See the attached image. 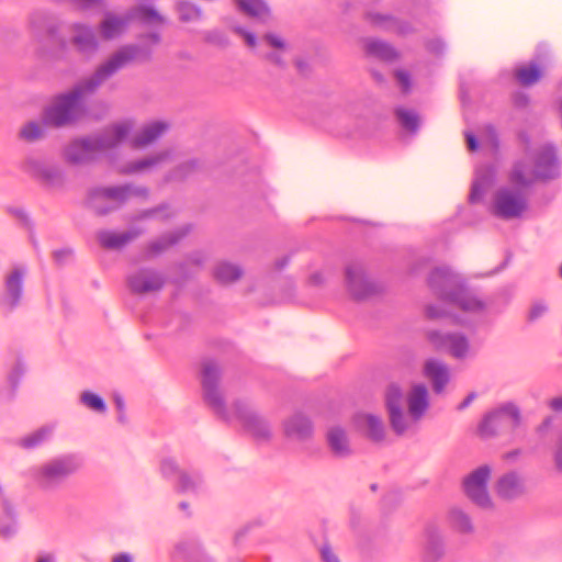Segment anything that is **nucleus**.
<instances>
[{
	"instance_id": "obj_1",
	"label": "nucleus",
	"mask_w": 562,
	"mask_h": 562,
	"mask_svg": "<svg viewBox=\"0 0 562 562\" xmlns=\"http://www.w3.org/2000/svg\"><path fill=\"white\" fill-rule=\"evenodd\" d=\"M90 92L86 82L67 94L58 97L44 113V124L64 126L75 122L81 114L82 95Z\"/></svg>"
},
{
	"instance_id": "obj_2",
	"label": "nucleus",
	"mask_w": 562,
	"mask_h": 562,
	"mask_svg": "<svg viewBox=\"0 0 562 562\" xmlns=\"http://www.w3.org/2000/svg\"><path fill=\"white\" fill-rule=\"evenodd\" d=\"M491 475V465L482 464L472 470L463 480V487L467 496L482 508L493 507V501L487 490Z\"/></svg>"
},
{
	"instance_id": "obj_3",
	"label": "nucleus",
	"mask_w": 562,
	"mask_h": 562,
	"mask_svg": "<svg viewBox=\"0 0 562 562\" xmlns=\"http://www.w3.org/2000/svg\"><path fill=\"white\" fill-rule=\"evenodd\" d=\"M521 423L519 409L506 404L487 414L482 420L479 431L482 437H492L505 429H514Z\"/></svg>"
},
{
	"instance_id": "obj_4",
	"label": "nucleus",
	"mask_w": 562,
	"mask_h": 562,
	"mask_svg": "<svg viewBox=\"0 0 562 562\" xmlns=\"http://www.w3.org/2000/svg\"><path fill=\"white\" fill-rule=\"evenodd\" d=\"M136 49L126 46L114 53L94 72L93 77L86 81L87 89L93 91L102 81L113 76L135 58Z\"/></svg>"
},
{
	"instance_id": "obj_5",
	"label": "nucleus",
	"mask_w": 562,
	"mask_h": 562,
	"mask_svg": "<svg viewBox=\"0 0 562 562\" xmlns=\"http://www.w3.org/2000/svg\"><path fill=\"white\" fill-rule=\"evenodd\" d=\"M403 397L402 390L397 384L389 385V423L396 435H404L414 429L418 423L411 414L404 412L397 404Z\"/></svg>"
},
{
	"instance_id": "obj_6",
	"label": "nucleus",
	"mask_w": 562,
	"mask_h": 562,
	"mask_svg": "<svg viewBox=\"0 0 562 562\" xmlns=\"http://www.w3.org/2000/svg\"><path fill=\"white\" fill-rule=\"evenodd\" d=\"M235 413L243 427L257 439H269L272 436V429L266 418H263L249 404L238 402L234 406Z\"/></svg>"
},
{
	"instance_id": "obj_7",
	"label": "nucleus",
	"mask_w": 562,
	"mask_h": 562,
	"mask_svg": "<svg viewBox=\"0 0 562 562\" xmlns=\"http://www.w3.org/2000/svg\"><path fill=\"white\" fill-rule=\"evenodd\" d=\"M283 435L286 439L305 442L314 436V425L304 413L297 412L286 417L282 423Z\"/></svg>"
},
{
	"instance_id": "obj_8",
	"label": "nucleus",
	"mask_w": 562,
	"mask_h": 562,
	"mask_svg": "<svg viewBox=\"0 0 562 562\" xmlns=\"http://www.w3.org/2000/svg\"><path fill=\"white\" fill-rule=\"evenodd\" d=\"M220 370L216 364L206 362L203 364L202 384L204 390L205 401L213 407V409L222 414L224 411V402L218 390Z\"/></svg>"
},
{
	"instance_id": "obj_9",
	"label": "nucleus",
	"mask_w": 562,
	"mask_h": 562,
	"mask_svg": "<svg viewBox=\"0 0 562 562\" xmlns=\"http://www.w3.org/2000/svg\"><path fill=\"white\" fill-rule=\"evenodd\" d=\"M526 210L524 198L509 189L499 190L494 200V213L504 218L519 216Z\"/></svg>"
},
{
	"instance_id": "obj_10",
	"label": "nucleus",
	"mask_w": 562,
	"mask_h": 562,
	"mask_svg": "<svg viewBox=\"0 0 562 562\" xmlns=\"http://www.w3.org/2000/svg\"><path fill=\"white\" fill-rule=\"evenodd\" d=\"M346 274L348 291L355 299H367L381 290V286H378L372 278L362 270L349 268Z\"/></svg>"
},
{
	"instance_id": "obj_11",
	"label": "nucleus",
	"mask_w": 562,
	"mask_h": 562,
	"mask_svg": "<svg viewBox=\"0 0 562 562\" xmlns=\"http://www.w3.org/2000/svg\"><path fill=\"white\" fill-rule=\"evenodd\" d=\"M352 425L357 431L373 442L383 440V419L372 413H358L352 417Z\"/></svg>"
},
{
	"instance_id": "obj_12",
	"label": "nucleus",
	"mask_w": 562,
	"mask_h": 562,
	"mask_svg": "<svg viewBox=\"0 0 562 562\" xmlns=\"http://www.w3.org/2000/svg\"><path fill=\"white\" fill-rule=\"evenodd\" d=\"M406 403L412 418L419 422L430 406L428 387L423 383H414L406 395Z\"/></svg>"
},
{
	"instance_id": "obj_13",
	"label": "nucleus",
	"mask_w": 562,
	"mask_h": 562,
	"mask_svg": "<svg viewBox=\"0 0 562 562\" xmlns=\"http://www.w3.org/2000/svg\"><path fill=\"white\" fill-rule=\"evenodd\" d=\"M135 128V122L133 120H123L113 123L104 130L102 135L99 137L100 148L108 150L114 148L123 140H125Z\"/></svg>"
},
{
	"instance_id": "obj_14",
	"label": "nucleus",
	"mask_w": 562,
	"mask_h": 562,
	"mask_svg": "<svg viewBox=\"0 0 562 562\" xmlns=\"http://www.w3.org/2000/svg\"><path fill=\"white\" fill-rule=\"evenodd\" d=\"M423 374L431 382L436 393H441L450 380L449 368L435 358H429L424 362Z\"/></svg>"
},
{
	"instance_id": "obj_15",
	"label": "nucleus",
	"mask_w": 562,
	"mask_h": 562,
	"mask_svg": "<svg viewBox=\"0 0 562 562\" xmlns=\"http://www.w3.org/2000/svg\"><path fill=\"white\" fill-rule=\"evenodd\" d=\"M102 151L104 150L100 148V140L97 137L71 143L66 150V156L72 162H85Z\"/></svg>"
},
{
	"instance_id": "obj_16",
	"label": "nucleus",
	"mask_w": 562,
	"mask_h": 562,
	"mask_svg": "<svg viewBox=\"0 0 562 562\" xmlns=\"http://www.w3.org/2000/svg\"><path fill=\"white\" fill-rule=\"evenodd\" d=\"M70 460H54L38 470V480L43 485H50L75 471Z\"/></svg>"
},
{
	"instance_id": "obj_17",
	"label": "nucleus",
	"mask_w": 562,
	"mask_h": 562,
	"mask_svg": "<svg viewBox=\"0 0 562 562\" xmlns=\"http://www.w3.org/2000/svg\"><path fill=\"white\" fill-rule=\"evenodd\" d=\"M162 283L159 274L147 270L137 271L128 278L130 289L139 294L158 291Z\"/></svg>"
},
{
	"instance_id": "obj_18",
	"label": "nucleus",
	"mask_w": 562,
	"mask_h": 562,
	"mask_svg": "<svg viewBox=\"0 0 562 562\" xmlns=\"http://www.w3.org/2000/svg\"><path fill=\"white\" fill-rule=\"evenodd\" d=\"M522 479L516 473H506L495 484L497 495L505 499L518 497L525 493Z\"/></svg>"
},
{
	"instance_id": "obj_19",
	"label": "nucleus",
	"mask_w": 562,
	"mask_h": 562,
	"mask_svg": "<svg viewBox=\"0 0 562 562\" xmlns=\"http://www.w3.org/2000/svg\"><path fill=\"white\" fill-rule=\"evenodd\" d=\"M364 52L370 60V71L378 82H383V74L375 69L378 64H384L386 59V46L384 42L375 38H367L364 41Z\"/></svg>"
},
{
	"instance_id": "obj_20",
	"label": "nucleus",
	"mask_w": 562,
	"mask_h": 562,
	"mask_svg": "<svg viewBox=\"0 0 562 562\" xmlns=\"http://www.w3.org/2000/svg\"><path fill=\"white\" fill-rule=\"evenodd\" d=\"M167 130L168 125L164 122L148 123L131 139V146L135 149L145 148L156 142Z\"/></svg>"
},
{
	"instance_id": "obj_21",
	"label": "nucleus",
	"mask_w": 562,
	"mask_h": 562,
	"mask_svg": "<svg viewBox=\"0 0 562 562\" xmlns=\"http://www.w3.org/2000/svg\"><path fill=\"white\" fill-rule=\"evenodd\" d=\"M327 442L330 451L337 457H347L352 452L351 443L345 428L333 426L327 431Z\"/></svg>"
},
{
	"instance_id": "obj_22",
	"label": "nucleus",
	"mask_w": 562,
	"mask_h": 562,
	"mask_svg": "<svg viewBox=\"0 0 562 562\" xmlns=\"http://www.w3.org/2000/svg\"><path fill=\"white\" fill-rule=\"evenodd\" d=\"M237 8L246 15L263 21L271 15V10L266 0H234Z\"/></svg>"
},
{
	"instance_id": "obj_23",
	"label": "nucleus",
	"mask_w": 562,
	"mask_h": 562,
	"mask_svg": "<svg viewBox=\"0 0 562 562\" xmlns=\"http://www.w3.org/2000/svg\"><path fill=\"white\" fill-rule=\"evenodd\" d=\"M425 543V562H435L441 555V536L439 530L434 526H427L424 531Z\"/></svg>"
},
{
	"instance_id": "obj_24",
	"label": "nucleus",
	"mask_w": 562,
	"mask_h": 562,
	"mask_svg": "<svg viewBox=\"0 0 562 562\" xmlns=\"http://www.w3.org/2000/svg\"><path fill=\"white\" fill-rule=\"evenodd\" d=\"M72 42L78 49L88 52L97 48V38L90 27L82 24H75L72 26Z\"/></svg>"
},
{
	"instance_id": "obj_25",
	"label": "nucleus",
	"mask_w": 562,
	"mask_h": 562,
	"mask_svg": "<svg viewBox=\"0 0 562 562\" xmlns=\"http://www.w3.org/2000/svg\"><path fill=\"white\" fill-rule=\"evenodd\" d=\"M448 521L451 528L461 535H471L475 530L471 517L460 508H451L448 512Z\"/></svg>"
},
{
	"instance_id": "obj_26",
	"label": "nucleus",
	"mask_w": 562,
	"mask_h": 562,
	"mask_svg": "<svg viewBox=\"0 0 562 562\" xmlns=\"http://www.w3.org/2000/svg\"><path fill=\"white\" fill-rule=\"evenodd\" d=\"M126 27V20L114 14H106L100 24V35L103 40H113L121 35Z\"/></svg>"
},
{
	"instance_id": "obj_27",
	"label": "nucleus",
	"mask_w": 562,
	"mask_h": 562,
	"mask_svg": "<svg viewBox=\"0 0 562 562\" xmlns=\"http://www.w3.org/2000/svg\"><path fill=\"white\" fill-rule=\"evenodd\" d=\"M24 272L16 269L7 278L5 302L13 307L20 300Z\"/></svg>"
},
{
	"instance_id": "obj_28",
	"label": "nucleus",
	"mask_w": 562,
	"mask_h": 562,
	"mask_svg": "<svg viewBox=\"0 0 562 562\" xmlns=\"http://www.w3.org/2000/svg\"><path fill=\"white\" fill-rule=\"evenodd\" d=\"M515 76L520 85L531 86L541 79L542 69L537 64L524 65L515 70Z\"/></svg>"
},
{
	"instance_id": "obj_29",
	"label": "nucleus",
	"mask_w": 562,
	"mask_h": 562,
	"mask_svg": "<svg viewBox=\"0 0 562 562\" xmlns=\"http://www.w3.org/2000/svg\"><path fill=\"white\" fill-rule=\"evenodd\" d=\"M447 349L457 359H463L470 355V344L465 336L460 334L449 335Z\"/></svg>"
},
{
	"instance_id": "obj_30",
	"label": "nucleus",
	"mask_w": 562,
	"mask_h": 562,
	"mask_svg": "<svg viewBox=\"0 0 562 562\" xmlns=\"http://www.w3.org/2000/svg\"><path fill=\"white\" fill-rule=\"evenodd\" d=\"M214 276L218 282L229 284L241 277V270L235 265L222 262L216 266Z\"/></svg>"
},
{
	"instance_id": "obj_31",
	"label": "nucleus",
	"mask_w": 562,
	"mask_h": 562,
	"mask_svg": "<svg viewBox=\"0 0 562 562\" xmlns=\"http://www.w3.org/2000/svg\"><path fill=\"white\" fill-rule=\"evenodd\" d=\"M98 238L103 247L117 249L127 244L132 236L126 233L101 232Z\"/></svg>"
},
{
	"instance_id": "obj_32",
	"label": "nucleus",
	"mask_w": 562,
	"mask_h": 562,
	"mask_svg": "<svg viewBox=\"0 0 562 562\" xmlns=\"http://www.w3.org/2000/svg\"><path fill=\"white\" fill-rule=\"evenodd\" d=\"M453 301L467 312H475L480 311L484 307V303L472 295L467 290H460L458 294L453 297Z\"/></svg>"
},
{
	"instance_id": "obj_33",
	"label": "nucleus",
	"mask_w": 562,
	"mask_h": 562,
	"mask_svg": "<svg viewBox=\"0 0 562 562\" xmlns=\"http://www.w3.org/2000/svg\"><path fill=\"white\" fill-rule=\"evenodd\" d=\"M170 153L168 150L160 151L154 156L144 158L130 167V171L138 172L147 169H151L166 160H168Z\"/></svg>"
},
{
	"instance_id": "obj_34",
	"label": "nucleus",
	"mask_w": 562,
	"mask_h": 562,
	"mask_svg": "<svg viewBox=\"0 0 562 562\" xmlns=\"http://www.w3.org/2000/svg\"><path fill=\"white\" fill-rule=\"evenodd\" d=\"M19 135L26 142H35L44 135V127L40 123L31 121L21 127Z\"/></svg>"
},
{
	"instance_id": "obj_35",
	"label": "nucleus",
	"mask_w": 562,
	"mask_h": 562,
	"mask_svg": "<svg viewBox=\"0 0 562 562\" xmlns=\"http://www.w3.org/2000/svg\"><path fill=\"white\" fill-rule=\"evenodd\" d=\"M396 116L401 125L409 132H415L417 130L419 120L414 112L405 109H398L396 110Z\"/></svg>"
},
{
	"instance_id": "obj_36",
	"label": "nucleus",
	"mask_w": 562,
	"mask_h": 562,
	"mask_svg": "<svg viewBox=\"0 0 562 562\" xmlns=\"http://www.w3.org/2000/svg\"><path fill=\"white\" fill-rule=\"evenodd\" d=\"M448 337H449V335H443L436 329H428L425 331L426 340L436 350H441L443 348H447Z\"/></svg>"
},
{
	"instance_id": "obj_37",
	"label": "nucleus",
	"mask_w": 562,
	"mask_h": 562,
	"mask_svg": "<svg viewBox=\"0 0 562 562\" xmlns=\"http://www.w3.org/2000/svg\"><path fill=\"white\" fill-rule=\"evenodd\" d=\"M81 401L91 409L98 411V412H104L105 411V404L103 400L91 392H83L81 394Z\"/></svg>"
},
{
	"instance_id": "obj_38",
	"label": "nucleus",
	"mask_w": 562,
	"mask_h": 562,
	"mask_svg": "<svg viewBox=\"0 0 562 562\" xmlns=\"http://www.w3.org/2000/svg\"><path fill=\"white\" fill-rule=\"evenodd\" d=\"M262 41L273 50H278V52L286 50L285 41L278 34L268 33L263 36Z\"/></svg>"
},
{
	"instance_id": "obj_39",
	"label": "nucleus",
	"mask_w": 562,
	"mask_h": 562,
	"mask_svg": "<svg viewBox=\"0 0 562 562\" xmlns=\"http://www.w3.org/2000/svg\"><path fill=\"white\" fill-rule=\"evenodd\" d=\"M394 77L402 92H409L412 88V80L409 74L404 69H397L394 71Z\"/></svg>"
},
{
	"instance_id": "obj_40",
	"label": "nucleus",
	"mask_w": 562,
	"mask_h": 562,
	"mask_svg": "<svg viewBox=\"0 0 562 562\" xmlns=\"http://www.w3.org/2000/svg\"><path fill=\"white\" fill-rule=\"evenodd\" d=\"M510 180L515 186L522 188L528 186L532 181V178L525 176V169L522 166H517L512 172Z\"/></svg>"
},
{
	"instance_id": "obj_41",
	"label": "nucleus",
	"mask_w": 562,
	"mask_h": 562,
	"mask_svg": "<svg viewBox=\"0 0 562 562\" xmlns=\"http://www.w3.org/2000/svg\"><path fill=\"white\" fill-rule=\"evenodd\" d=\"M47 434H48L47 429H45V428L40 429V430L29 435L27 437L23 438L22 445L26 448L34 447L35 445L41 442L47 436Z\"/></svg>"
},
{
	"instance_id": "obj_42",
	"label": "nucleus",
	"mask_w": 562,
	"mask_h": 562,
	"mask_svg": "<svg viewBox=\"0 0 562 562\" xmlns=\"http://www.w3.org/2000/svg\"><path fill=\"white\" fill-rule=\"evenodd\" d=\"M142 18L149 23H162L164 18L151 8H144L140 10Z\"/></svg>"
},
{
	"instance_id": "obj_43",
	"label": "nucleus",
	"mask_w": 562,
	"mask_h": 562,
	"mask_svg": "<svg viewBox=\"0 0 562 562\" xmlns=\"http://www.w3.org/2000/svg\"><path fill=\"white\" fill-rule=\"evenodd\" d=\"M425 315L430 321H436L445 316V313L440 306L428 305L425 310Z\"/></svg>"
},
{
	"instance_id": "obj_44",
	"label": "nucleus",
	"mask_w": 562,
	"mask_h": 562,
	"mask_svg": "<svg viewBox=\"0 0 562 562\" xmlns=\"http://www.w3.org/2000/svg\"><path fill=\"white\" fill-rule=\"evenodd\" d=\"M367 21L372 26H381L384 23L383 13L370 10L367 12Z\"/></svg>"
},
{
	"instance_id": "obj_45",
	"label": "nucleus",
	"mask_w": 562,
	"mask_h": 562,
	"mask_svg": "<svg viewBox=\"0 0 562 562\" xmlns=\"http://www.w3.org/2000/svg\"><path fill=\"white\" fill-rule=\"evenodd\" d=\"M235 32L244 38V41L246 42V44L250 48H255L256 47L257 40H256V36L252 33H250V32H248V31H246V30H244L241 27H235Z\"/></svg>"
},
{
	"instance_id": "obj_46",
	"label": "nucleus",
	"mask_w": 562,
	"mask_h": 562,
	"mask_svg": "<svg viewBox=\"0 0 562 562\" xmlns=\"http://www.w3.org/2000/svg\"><path fill=\"white\" fill-rule=\"evenodd\" d=\"M284 52H278L273 50L271 53H267L265 55L266 59H268L270 63L277 65V66H283L284 65V58H283Z\"/></svg>"
},
{
	"instance_id": "obj_47",
	"label": "nucleus",
	"mask_w": 562,
	"mask_h": 562,
	"mask_svg": "<svg viewBox=\"0 0 562 562\" xmlns=\"http://www.w3.org/2000/svg\"><path fill=\"white\" fill-rule=\"evenodd\" d=\"M547 312V306L542 303H536L529 314V318L531 321L538 319L540 316H542Z\"/></svg>"
},
{
	"instance_id": "obj_48",
	"label": "nucleus",
	"mask_w": 562,
	"mask_h": 562,
	"mask_svg": "<svg viewBox=\"0 0 562 562\" xmlns=\"http://www.w3.org/2000/svg\"><path fill=\"white\" fill-rule=\"evenodd\" d=\"M71 2L79 9H90L100 5L102 0H71Z\"/></svg>"
},
{
	"instance_id": "obj_49",
	"label": "nucleus",
	"mask_w": 562,
	"mask_h": 562,
	"mask_svg": "<svg viewBox=\"0 0 562 562\" xmlns=\"http://www.w3.org/2000/svg\"><path fill=\"white\" fill-rule=\"evenodd\" d=\"M125 194V189L116 188V189H109L104 193V196L111 201H119L121 200Z\"/></svg>"
},
{
	"instance_id": "obj_50",
	"label": "nucleus",
	"mask_w": 562,
	"mask_h": 562,
	"mask_svg": "<svg viewBox=\"0 0 562 562\" xmlns=\"http://www.w3.org/2000/svg\"><path fill=\"white\" fill-rule=\"evenodd\" d=\"M554 462L555 467L559 471H562V438L557 443V448L554 451Z\"/></svg>"
},
{
	"instance_id": "obj_51",
	"label": "nucleus",
	"mask_w": 562,
	"mask_h": 562,
	"mask_svg": "<svg viewBox=\"0 0 562 562\" xmlns=\"http://www.w3.org/2000/svg\"><path fill=\"white\" fill-rule=\"evenodd\" d=\"M322 557L325 562H339L337 555L329 548L322 550Z\"/></svg>"
},
{
	"instance_id": "obj_52",
	"label": "nucleus",
	"mask_w": 562,
	"mask_h": 562,
	"mask_svg": "<svg viewBox=\"0 0 562 562\" xmlns=\"http://www.w3.org/2000/svg\"><path fill=\"white\" fill-rule=\"evenodd\" d=\"M549 407L555 412H562V396L550 400Z\"/></svg>"
},
{
	"instance_id": "obj_53",
	"label": "nucleus",
	"mask_w": 562,
	"mask_h": 562,
	"mask_svg": "<svg viewBox=\"0 0 562 562\" xmlns=\"http://www.w3.org/2000/svg\"><path fill=\"white\" fill-rule=\"evenodd\" d=\"M465 137H467L469 149L472 151L476 150L479 146H477V142H476V138L474 137V135L471 133H467Z\"/></svg>"
},
{
	"instance_id": "obj_54",
	"label": "nucleus",
	"mask_w": 562,
	"mask_h": 562,
	"mask_svg": "<svg viewBox=\"0 0 562 562\" xmlns=\"http://www.w3.org/2000/svg\"><path fill=\"white\" fill-rule=\"evenodd\" d=\"M180 481H181L183 490H188L189 487H191L193 485V483L190 482V477L184 473H182L180 475Z\"/></svg>"
},
{
	"instance_id": "obj_55",
	"label": "nucleus",
	"mask_w": 562,
	"mask_h": 562,
	"mask_svg": "<svg viewBox=\"0 0 562 562\" xmlns=\"http://www.w3.org/2000/svg\"><path fill=\"white\" fill-rule=\"evenodd\" d=\"M180 9H181V10L187 9V10H189V11H190V14H189V15H182V19H183V20H188V19H190V18H192V16H194V15H196V14H198L196 10H195V9H193V8H191V7H189V5H181V7H180Z\"/></svg>"
},
{
	"instance_id": "obj_56",
	"label": "nucleus",
	"mask_w": 562,
	"mask_h": 562,
	"mask_svg": "<svg viewBox=\"0 0 562 562\" xmlns=\"http://www.w3.org/2000/svg\"><path fill=\"white\" fill-rule=\"evenodd\" d=\"M113 562H132V559L128 554H119L113 559Z\"/></svg>"
},
{
	"instance_id": "obj_57",
	"label": "nucleus",
	"mask_w": 562,
	"mask_h": 562,
	"mask_svg": "<svg viewBox=\"0 0 562 562\" xmlns=\"http://www.w3.org/2000/svg\"><path fill=\"white\" fill-rule=\"evenodd\" d=\"M474 398V394H470L459 406L460 409L465 408Z\"/></svg>"
},
{
	"instance_id": "obj_58",
	"label": "nucleus",
	"mask_w": 562,
	"mask_h": 562,
	"mask_svg": "<svg viewBox=\"0 0 562 562\" xmlns=\"http://www.w3.org/2000/svg\"><path fill=\"white\" fill-rule=\"evenodd\" d=\"M115 404L119 409H121V411L123 409V400L120 396L115 397Z\"/></svg>"
},
{
	"instance_id": "obj_59",
	"label": "nucleus",
	"mask_w": 562,
	"mask_h": 562,
	"mask_svg": "<svg viewBox=\"0 0 562 562\" xmlns=\"http://www.w3.org/2000/svg\"><path fill=\"white\" fill-rule=\"evenodd\" d=\"M37 562H53V558L49 555H43L38 559Z\"/></svg>"
},
{
	"instance_id": "obj_60",
	"label": "nucleus",
	"mask_w": 562,
	"mask_h": 562,
	"mask_svg": "<svg viewBox=\"0 0 562 562\" xmlns=\"http://www.w3.org/2000/svg\"><path fill=\"white\" fill-rule=\"evenodd\" d=\"M439 274V271L435 272L434 276H432V282H436V278L438 277Z\"/></svg>"
},
{
	"instance_id": "obj_61",
	"label": "nucleus",
	"mask_w": 562,
	"mask_h": 562,
	"mask_svg": "<svg viewBox=\"0 0 562 562\" xmlns=\"http://www.w3.org/2000/svg\"><path fill=\"white\" fill-rule=\"evenodd\" d=\"M477 194V188L474 187V190H473V194H472V199H474V196Z\"/></svg>"
},
{
	"instance_id": "obj_62",
	"label": "nucleus",
	"mask_w": 562,
	"mask_h": 562,
	"mask_svg": "<svg viewBox=\"0 0 562 562\" xmlns=\"http://www.w3.org/2000/svg\"><path fill=\"white\" fill-rule=\"evenodd\" d=\"M487 131L490 132L491 136L494 137V131L493 128L488 127Z\"/></svg>"
},
{
	"instance_id": "obj_63",
	"label": "nucleus",
	"mask_w": 562,
	"mask_h": 562,
	"mask_svg": "<svg viewBox=\"0 0 562 562\" xmlns=\"http://www.w3.org/2000/svg\"><path fill=\"white\" fill-rule=\"evenodd\" d=\"M371 490H372V491H375V490H376V485H375V484H372V485H371Z\"/></svg>"
},
{
	"instance_id": "obj_64",
	"label": "nucleus",
	"mask_w": 562,
	"mask_h": 562,
	"mask_svg": "<svg viewBox=\"0 0 562 562\" xmlns=\"http://www.w3.org/2000/svg\"><path fill=\"white\" fill-rule=\"evenodd\" d=\"M181 507H182L183 509H186V508H187V504L182 503V504H181Z\"/></svg>"
}]
</instances>
